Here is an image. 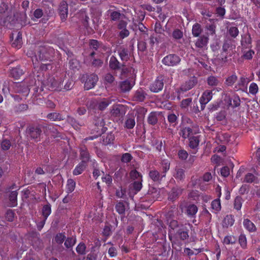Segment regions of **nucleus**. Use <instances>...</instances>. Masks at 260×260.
I'll use <instances>...</instances> for the list:
<instances>
[{
    "label": "nucleus",
    "mask_w": 260,
    "mask_h": 260,
    "mask_svg": "<svg viewBox=\"0 0 260 260\" xmlns=\"http://www.w3.org/2000/svg\"><path fill=\"white\" fill-rule=\"evenodd\" d=\"M118 53L123 62L120 63L115 57V70L121 69L122 74H124L127 71L124 63L129 59L128 51L126 48H120L118 50Z\"/></svg>",
    "instance_id": "1"
},
{
    "label": "nucleus",
    "mask_w": 260,
    "mask_h": 260,
    "mask_svg": "<svg viewBox=\"0 0 260 260\" xmlns=\"http://www.w3.org/2000/svg\"><path fill=\"white\" fill-rule=\"evenodd\" d=\"M54 49L51 47H41L38 51V61L51 62L53 58Z\"/></svg>",
    "instance_id": "2"
},
{
    "label": "nucleus",
    "mask_w": 260,
    "mask_h": 260,
    "mask_svg": "<svg viewBox=\"0 0 260 260\" xmlns=\"http://www.w3.org/2000/svg\"><path fill=\"white\" fill-rule=\"evenodd\" d=\"M198 83L197 78L194 77H191L188 81L182 84L179 88L177 90V99L180 100L182 97V94L184 92L192 89Z\"/></svg>",
    "instance_id": "3"
},
{
    "label": "nucleus",
    "mask_w": 260,
    "mask_h": 260,
    "mask_svg": "<svg viewBox=\"0 0 260 260\" xmlns=\"http://www.w3.org/2000/svg\"><path fill=\"white\" fill-rule=\"evenodd\" d=\"M81 80L84 82V88L85 90H89L93 88L99 80V77L95 74L83 75Z\"/></svg>",
    "instance_id": "4"
},
{
    "label": "nucleus",
    "mask_w": 260,
    "mask_h": 260,
    "mask_svg": "<svg viewBox=\"0 0 260 260\" xmlns=\"http://www.w3.org/2000/svg\"><path fill=\"white\" fill-rule=\"evenodd\" d=\"M89 48L92 50V51L90 53V56L93 57L96 55L98 57H101L104 49L103 44L96 40L91 39L89 41Z\"/></svg>",
    "instance_id": "5"
},
{
    "label": "nucleus",
    "mask_w": 260,
    "mask_h": 260,
    "mask_svg": "<svg viewBox=\"0 0 260 260\" xmlns=\"http://www.w3.org/2000/svg\"><path fill=\"white\" fill-rule=\"evenodd\" d=\"M11 12L9 10V6L5 3L0 4V21L5 25L7 22L10 21L11 18Z\"/></svg>",
    "instance_id": "6"
},
{
    "label": "nucleus",
    "mask_w": 260,
    "mask_h": 260,
    "mask_svg": "<svg viewBox=\"0 0 260 260\" xmlns=\"http://www.w3.org/2000/svg\"><path fill=\"white\" fill-rule=\"evenodd\" d=\"M180 61V57L176 54H169L165 56L161 60L163 64L168 67L176 66Z\"/></svg>",
    "instance_id": "7"
},
{
    "label": "nucleus",
    "mask_w": 260,
    "mask_h": 260,
    "mask_svg": "<svg viewBox=\"0 0 260 260\" xmlns=\"http://www.w3.org/2000/svg\"><path fill=\"white\" fill-rule=\"evenodd\" d=\"M22 199L27 204H33L37 202L36 191L29 189L22 191Z\"/></svg>",
    "instance_id": "8"
},
{
    "label": "nucleus",
    "mask_w": 260,
    "mask_h": 260,
    "mask_svg": "<svg viewBox=\"0 0 260 260\" xmlns=\"http://www.w3.org/2000/svg\"><path fill=\"white\" fill-rule=\"evenodd\" d=\"M164 85V78L160 76L150 85L149 89L151 92L157 93L162 90Z\"/></svg>",
    "instance_id": "9"
},
{
    "label": "nucleus",
    "mask_w": 260,
    "mask_h": 260,
    "mask_svg": "<svg viewBox=\"0 0 260 260\" xmlns=\"http://www.w3.org/2000/svg\"><path fill=\"white\" fill-rule=\"evenodd\" d=\"M188 231L189 230L186 227L184 226L183 224H181L179 229H177L173 235L176 239L185 241L188 239Z\"/></svg>",
    "instance_id": "10"
},
{
    "label": "nucleus",
    "mask_w": 260,
    "mask_h": 260,
    "mask_svg": "<svg viewBox=\"0 0 260 260\" xmlns=\"http://www.w3.org/2000/svg\"><path fill=\"white\" fill-rule=\"evenodd\" d=\"M147 95V94L145 89L140 87L134 92L132 100L136 102H142L145 101Z\"/></svg>",
    "instance_id": "11"
},
{
    "label": "nucleus",
    "mask_w": 260,
    "mask_h": 260,
    "mask_svg": "<svg viewBox=\"0 0 260 260\" xmlns=\"http://www.w3.org/2000/svg\"><path fill=\"white\" fill-rule=\"evenodd\" d=\"M58 13L61 21H64L68 16V5L65 1H62L60 3Z\"/></svg>",
    "instance_id": "12"
},
{
    "label": "nucleus",
    "mask_w": 260,
    "mask_h": 260,
    "mask_svg": "<svg viewBox=\"0 0 260 260\" xmlns=\"http://www.w3.org/2000/svg\"><path fill=\"white\" fill-rule=\"evenodd\" d=\"M200 142V136H192L189 138L188 146L192 149L191 153L196 154L199 149V146Z\"/></svg>",
    "instance_id": "13"
},
{
    "label": "nucleus",
    "mask_w": 260,
    "mask_h": 260,
    "mask_svg": "<svg viewBox=\"0 0 260 260\" xmlns=\"http://www.w3.org/2000/svg\"><path fill=\"white\" fill-rule=\"evenodd\" d=\"M38 218L35 219L36 222L37 224L38 228L41 230L44 226L45 221L48 216L50 215V212H36Z\"/></svg>",
    "instance_id": "14"
},
{
    "label": "nucleus",
    "mask_w": 260,
    "mask_h": 260,
    "mask_svg": "<svg viewBox=\"0 0 260 260\" xmlns=\"http://www.w3.org/2000/svg\"><path fill=\"white\" fill-rule=\"evenodd\" d=\"M42 132L40 126H31L28 129V134L31 139L38 141Z\"/></svg>",
    "instance_id": "15"
},
{
    "label": "nucleus",
    "mask_w": 260,
    "mask_h": 260,
    "mask_svg": "<svg viewBox=\"0 0 260 260\" xmlns=\"http://www.w3.org/2000/svg\"><path fill=\"white\" fill-rule=\"evenodd\" d=\"M135 85V82L129 80H125L119 83L120 91L122 93L128 92Z\"/></svg>",
    "instance_id": "16"
},
{
    "label": "nucleus",
    "mask_w": 260,
    "mask_h": 260,
    "mask_svg": "<svg viewBox=\"0 0 260 260\" xmlns=\"http://www.w3.org/2000/svg\"><path fill=\"white\" fill-rule=\"evenodd\" d=\"M179 209L181 211H198L196 205L186 201H183L179 204Z\"/></svg>",
    "instance_id": "17"
},
{
    "label": "nucleus",
    "mask_w": 260,
    "mask_h": 260,
    "mask_svg": "<svg viewBox=\"0 0 260 260\" xmlns=\"http://www.w3.org/2000/svg\"><path fill=\"white\" fill-rule=\"evenodd\" d=\"M80 158L81 160V162L87 165V163L90 160V155L85 146L81 147L79 150Z\"/></svg>",
    "instance_id": "18"
},
{
    "label": "nucleus",
    "mask_w": 260,
    "mask_h": 260,
    "mask_svg": "<svg viewBox=\"0 0 260 260\" xmlns=\"http://www.w3.org/2000/svg\"><path fill=\"white\" fill-rule=\"evenodd\" d=\"M149 177L153 182L159 184L162 181L163 178L166 177L161 173L155 169L149 171Z\"/></svg>",
    "instance_id": "19"
},
{
    "label": "nucleus",
    "mask_w": 260,
    "mask_h": 260,
    "mask_svg": "<svg viewBox=\"0 0 260 260\" xmlns=\"http://www.w3.org/2000/svg\"><path fill=\"white\" fill-rule=\"evenodd\" d=\"M250 80L246 77L242 76L240 78L237 85L235 86V88L237 90H241L244 91L247 90V85Z\"/></svg>",
    "instance_id": "20"
},
{
    "label": "nucleus",
    "mask_w": 260,
    "mask_h": 260,
    "mask_svg": "<svg viewBox=\"0 0 260 260\" xmlns=\"http://www.w3.org/2000/svg\"><path fill=\"white\" fill-rule=\"evenodd\" d=\"M213 92L212 90H206L200 98V104H207L212 99Z\"/></svg>",
    "instance_id": "21"
},
{
    "label": "nucleus",
    "mask_w": 260,
    "mask_h": 260,
    "mask_svg": "<svg viewBox=\"0 0 260 260\" xmlns=\"http://www.w3.org/2000/svg\"><path fill=\"white\" fill-rule=\"evenodd\" d=\"M252 39L250 35L248 33L241 36V44L243 48L251 47Z\"/></svg>",
    "instance_id": "22"
},
{
    "label": "nucleus",
    "mask_w": 260,
    "mask_h": 260,
    "mask_svg": "<svg viewBox=\"0 0 260 260\" xmlns=\"http://www.w3.org/2000/svg\"><path fill=\"white\" fill-rule=\"evenodd\" d=\"M182 190L183 189L181 188H173L168 194V200L172 202L174 201L182 194Z\"/></svg>",
    "instance_id": "23"
},
{
    "label": "nucleus",
    "mask_w": 260,
    "mask_h": 260,
    "mask_svg": "<svg viewBox=\"0 0 260 260\" xmlns=\"http://www.w3.org/2000/svg\"><path fill=\"white\" fill-rule=\"evenodd\" d=\"M24 73V71L20 66L13 68L10 71V76L16 80L19 79Z\"/></svg>",
    "instance_id": "24"
},
{
    "label": "nucleus",
    "mask_w": 260,
    "mask_h": 260,
    "mask_svg": "<svg viewBox=\"0 0 260 260\" xmlns=\"http://www.w3.org/2000/svg\"><path fill=\"white\" fill-rule=\"evenodd\" d=\"M176 180L182 181L185 178V171L180 166H176L175 168V172L173 175Z\"/></svg>",
    "instance_id": "25"
},
{
    "label": "nucleus",
    "mask_w": 260,
    "mask_h": 260,
    "mask_svg": "<svg viewBox=\"0 0 260 260\" xmlns=\"http://www.w3.org/2000/svg\"><path fill=\"white\" fill-rule=\"evenodd\" d=\"M126 108L120 104L115 105V117H119V120L122 118L125 114Z\"/></svg>",
    "instance_id": "26"
},
{
    "label": "nucleus",
    "mask_w": 260,
    "mask_h": 260,
    "mask_svg": "<svg viewBox=\"0 0 260 260\" xmlns=\"http://www.w3.org/2000/svg\"><path fill=\"white\" fill-rule=\"evenodd\" d=\"M193 130L189 126H184L182 127L179 132V135L184 139L189 138L191 135L192 134Z\"/></svg>",
    "instance_id": "27"
},
{
    "label": "nucleus",
    "mask_w": 260,
    "mask_h": 260,
    "mask_svg": "<svg viewBox=\"0 0 260 260\" xmlns=\"http://www.w3.org/2000/svg\"><path fill=\"white\" fill-rule=\"evenodd\" d=\"M94 124L96 128H95L96 133H102V131L105 124L104 119L102 117H95L94 120Z\"/></svg>",
    "instance_id": "28"
},
{
    "label": "nucleus",
    "mask_w": 260,
    "mask_h": 260,
    "mask_svg": "<svg viewBox=\"0 0 260 260\" xmlns=\"http://www.w3.org/2000/svg\"><path fill=\"white\" fill-rule=\"evenodd\" d=\"M180 225L179 224L178 222L176 220H172L169 222V226L170 228L169 231V238L171 240V236L176 231V230L179 229Z\"/></svg>",
    "instance_id": "29"
},
{
    "label": "nucleus",
    "mask_w": 260,
    "mask_h": 260,
    "mask_svg": "<svg viewBox=\"0 0 260 260\" xmlns=\"http://www.w3.org/2000/svg\"><path fill=\"white\" fill-rule=\"evenodd\" d=\"M47 118L53 121H61L64 119V116L57 112H52L48 114Z\"/></svg>",
    "instance_id": "30"
},
{
    "label": "nucleus",
    "mask_w": 260,
    "mask_h": 260,
    "mask_svg": "<svg viewBox=\"0 0 260 260\" xmlns=\"http://www.w3.org/2000/svg\"><path fill=\"white\" fill-rule=\"evenodd\" d=\"M243 182L248 183H258V178L251 173H248L245 176Z\"/></svg>",
    "instance_id": "31"
},
{
    "label": "nucleus",
    "mask_w": 260,
    "mask_h": 260,
    "mask_svg": "<svg viewBox=\"0 0 260 260\" xmlns=\"http://www.w3.org/2000/svg\"><path fill=\"white\" fill-rule=\"evenodd\" d=\"M235 219L232 215H228L222 221V226L223 228H228L229 226H232L234 223Z\"/></svg>",
    "instance_id": "32"
},
{
    "label": "nucleus",
    "mask_w": 260,
    "mask_h": 260,
    "mask_svg": "<svg viewBox=\"0 0 260 260\" xmlns=\"http://www.w3.org/2000/svg\"><path fill=\"white\" fill-rule=\"evenodd\" d=\"M87 165L80 162L75 167L73 171V174L75 176L79 175L86 169Z\"/></svg>",
    "instance_id": "33"
},
{
    "label": "nucleus",
    "mask_w": 260,
    "mask_h": 260,
    "mask_svg": "<svg viewBox=\"0 0 260 260\" xmlns=\"http://www.w3.org/2000/svg\"><path fill=\"white\" fill-rule=\"evenodd\" d=\"M22 44V34L19 31L17 33V36L14 41L12 43V46L13 47L17 48L18 49L21 48Z\"/></svg>",
    "instance_id": "34"
},
{
    "label": "nucleus",
    "mask_w": 260,
    "mask_h": 260,
    "mask_svg": "<svg viewBox=\"0 0 260 260\" xmlns=\"http://www.w3.org/2000/svg\"><path fill=\"white\" fill-rule=\"evenodd\" d=\"M208 39L205 36H202L199 37L196 42V46L198 48H202L205 46L208 43Z\"/></svg>",
    "instance_id": "35"
},
{
    "label": "nucleus",
    "mask_w": 260,
    "mask_h": 260,
    "mask_svg": "<svg viewBox=\"0 0 260 260\" xmlns=\"http://www.w3.org/2000/svg\"><path fill=\"white\" fill-rule=\"evenodd\" d=\"M203 29L201 24L198 23H196L192 26V34L194 37H198L202 33Z\"/></svg>",
    "instance_id": "36"
},
{
    "label": "nucleus",
    "mask_w": 260,
    "mask_h": 260,
    "mask_svg": "<svg viewBox=\"0 0 260 260\" xmlns=\"http://www.w3.org/2000/svg\"><path fill=\"white\" fill-rule=\"evenodd\" d=\"M127 173L124 169L120 168L119 170L115 173V178L117 181H122L126 178Z\"/></svg>",
    "instance_id": "37"
},
{
    "label": "nucleus",
    "mask_w": 260,
    "mask_h": 260,
    "mask_svg": "<svg viewBox=\"0 0 260 260\" xmlns=\"http://www.w3.org/2000/svg\"><path fill=\"white\" fill-rule=\"evenodd\" d=\"M69 66L70 70L75 72L79 70L80 68V62L77 59L73 58L69 61Z\"/></svg>",
    "instance_id": "38"
},
{
    "label": "nucleus",
    "mask_w": 260,
    "mask_h": 260,
    "mask_svg": "<svg viewBox=\"0 0 260 260\" xmlns=\"http://www.w3.org/2000/svg\"><path fill=\"white\" fill-rule=\"evenodd\" d=\"M228 34L232 38L235 39L239 34V31L236 26H230L227 29Z\"/></svg>",
    "instance_id": "39"
},
{
    "label": "nucleus",
    "mask_w": 260,
    "mask_h": 260,
    "mask_svg": "<svg viewBox=\"0 0 260 260\" xmlns=\"http://www.w3.org/2000/svg\"><path fill=\"white\" fill-rule=\"evenodd\" d=\"M76 186V182L72 179H69L67 180L66 185V191L69 194L72 192Z\"/></svg>",
    "instance_id": "40"
},
{
    "label": "nucleus",
    "mask_w": 260,
    "mask_h": 260,
    "mask_svg": "<svg viewBox=\"0 0 260 260\" xmlns=\"http://www.w3.org/2000/svg\"><path fill=\"white\" fill-rule=\"evenodd\" d=\"M161 173L164 176L166 177L167 172L169 170L170 167V162L168 160L164 159L161 162Z\"/></svg>",
    "instance_id": "41"
},
{
    "label": "nucleus",
    "mask_w": 260,
    "mask_h": 260,
    "mask_svg": "<svg viewBox=\"0 0 260 260\" xmlns=\"http://www.w3.org/2000/svg\"><path fill=\"white\" fill-rule=\"evenodd\" d=\"M158 119L157 116V114L156 112H151L148 117L147 121L148 123L151 125H154L156 124L157 122Z\"/></svg>",
    "instance_id": "42"
},
{
    "label": "nucleus",
    "mask_w": 260,
    "mask_h": 260,
    "mask_svg": "<svg viewBox=\"0 0 260 260\" xmlns=\"http://www.w3.org/2000/svg\"><path fill=\"white\" fill-rule=\"evenodd\" d=\"M67 121L75 129H79L81 126V125L74 118L71 116H68Z\"/></svg>",
    "instance_id": "43"
},
{
    "label": "nucleus",
    "mask_w": 260,
    "mask_h": 260,
    "mask_svg": "<svg viewBox=\"0 0 260 260\" xmlns=\"http://www.w3.org/2000/svg\"><path fill=\"white\" fill-rule=\"evenodd\" d=\"M28 106L26 104H20L16 105L14 107V111L16 113H20L27 111Z\"/></svg>",
    "instance_id": "44"
},
{
    "label": "nucleus",
    "mask_w": 260,
    "mask_h": 260,
    "mask_svg": "<svg viewBox=\"0 0 260 260\" xmlns=\"http://www.w3.org/2000/svg\"><path fill=\"white\" fill-rule=\"evenodd\" d=\"M167 119L171 126L175 127L178 123V117L174 113L169 114Z\"/></svg>",
    "instance_id": "45"
},
{
    "label": "nucleus",
    "mask_w": 260,
    "mask_h": 260,
    "mask_svg": "<svg viewBox=\"0 0 260 260\" xmlns=\"http://www.w3.org/2000/svg\"><path fill=\"white\" fill-rule=\"evenodd\" d=\"M18 192L16 190L12 191L9 194V200L11 202V206H15L17 204Z\"/></svg>",
    "instance_id": "46"
},
{
    "label": "nucleus",
    "mask_w": 260,
    "mask_h": 260,
    "mask_svg": "<svg viewBox=\"0 0 260 260\" xmlns=\"http://www.w3.org/2000/svg\"><path fill=\"white\" fill-rule=\"evenodd\" d=\"M46 127H47L48 129L51 133L52 136H53L54 138L61 137V134L58 132L57 129L53 125H48L46 126Z\"/></svg>",
    "instance_id": "47"
},
{
    "label": "nucleus",
    "mask_w": 260,
    "mask_h": 260,
    "mask_svg": "<svg viewBox=\"0 0 260 260\" xmlns=\"http://www.w3.org/2000/svg\"><path fill=\"white\" fill-rule=\"evenodd\" d=\"M142 180H137L134 181L132 184V186L133 189L135 191V193H137L139 191L141 190L142 188Z\"/></svg>",
    "instance_id": "48"
},
{
    "label": "nucleus",
    "mask_w": 260,
    "mask_h": 260,
    "mask_svg": "<svg viewBox=\"0 0 260 260\" xmlns=\"http://www.w3.org/2000/svg\"><path fill=\"white\" fill-rule=\"evenodd\" d=\"M207 84L211 86H216L219 83L218 79L213 76H210L207 79Z\"/></svg>",
    "instance_id": "49"
},
{
    "label": "nucleus",
    "mask_w": 260,
    "mask_h": 260,
    "mask_svg": "<svg viewBox=\"0 0 260 260\" xmlns=\"http://www.w3.org/2000/svg\"><path fill=\"white\" fill-rule=\"evenodd\" d=\"M237 80V76L235 74L229 76L225 80V84L229 86H232Z\"/></svg>",
    "instance_id": "50"
},
{
    "label": "nucleus",
    "mask_w": 260,
    "mask_h": 260,
    "mask_svg": "<svg viewBox=\"0 0 260 260\" xmlns=\"http://www.w3.org/2000/svg\"><path fill=\"white\" fill-rule=\"evenodd\" d=\"M192 103L191 98H187L183 100L180 103V107L183 110H188V107Z\"/></svg>",
    "instance_id": "51"
},
{
    "label": "nucleus",
    "mask_w": 260,
    "mask_h": 260,
    "mask_svg": "<svg viewBox=\"0 0 260 260\" xmlns=\"http://www.w3.org/2000/svg\"><path fill=\"white\" fill-rule=\"evenodd\" d=\"M243 224L249 231H254L255 230V225L248 219H244Z\"/></svg>",
    "instance_id": "52"
},
{
    "label": "nucleus",
    "mask_w": 260,
    "mask_h": 260,
    "mask_svg": "<svg viewBox=\"0 0 260 260\" xmlns=\"http://www.w3.org/2000/svg\"><path fill=\"white\" fill-rule=\"evenodd\" d=\"M258 91V87L257 84L255 82H252L249 87V93L253 95H255Z\"/></svg>",
    "instance_id": "53"
},
{
    "label": "nucleus",
    "mask_w": 260,
    "mask_h": 260,
    "mask_svg": "<svg viewBox=\"0 0 260 260\" xmlns=\"http://www.w3.org/2000/svg\"><path fill=\"white\" fill-rule=\"evenodd\" d=\"M211 208L216 211H219L221 209L220 201L219 199L213 200L211 203Z\"/></svg>",
    "instance_id": "54"
},
{
    "label": "nucleus",
    "mask_w": 260,
    "mask_h": 260,
    "mask_svg": "<svg viewBox=\"0 0 260 260\" xmlns=\"http://www.w3.org/2000/svg\"><path fill=\"white\" fill-rule=\"evenodd\" d=\"M242 205V199L241 197L237 196L234 200V208L237 210L241 209Z\"/></svg>",
    "instance_id": "55"
},
{
    "label": "nucleus",
    "mask_w": 260,
    "mask_h": 260,
    "mask_svg": "<svg viewBox=\"0 0 260 260\" xmlns=\"http://www.w3.org/2000/svg\"><path fill=\"white\" fill-rule=\"evenodd\" d=\"M130 176L133 179H138V180H142V175L136 170H132L129 173Z\"/></svg>",
    "instance_id": "56"
},
{
    "label": "nucleus",
    "mask_w": 260,
    "mask_h": 260,
    "mask_svg": "<svg viewBox=\"0 0 260 260\" xmlns=\"http://www.w3.org/2000/svg\"><path fill=\"white\" fill-rule=\"evenodd\" d=\"M135 124L134 117L128 118L125 122V127L128 129H132L135 126Z\"/></svg>",
    "instance_id": "57"
},
{
    "label": "nucleus",
    "mask_w": 260,
    "mask_h": 260,
    "mask_svg": "<svg viewBox=\"0 0 260 260\" xmlns=\"http://www.w3.org/2000/svg\"><path fill=\"white\" fill-rule=\"evenodd\" d=\"M237 239L235 237L233 236H225L223 239V243L228 244H233L236 243Z\"/></svg>",
    "instance_id": "58"
},
{
    "label": "nucleus",
    "mask_w": 260,
    "mask_h": 260,
    "mask_svg": "<svg viewBox=\"0 0 260 260\" xmlns=\"http://www.w3.org/2000/svg\"><path fill=\"white\" fill-rule=\"evenodd\" d=\"M93 165L94 169L92 172V174L93 177L96 179L98 178V177H99L101 175V172L99 168H98V164L94 159L93 160Z\"/></svg>",
    "instance_id": "59"
},
{
    "label": "nucleus",
    "mask_w": 260,
    "mask_h": 260,
    "mask_svg": "<svg viewBox=\"0 0 260 260\" xmlns=\"http://www.w3.org/2000/svg\"><path fill=\"white\" fill-rule=\"evenodd\" d=\"M229 52L221 51L219 55V59L222 62L225 63L228 61L229 56H231V54H229Z\"/></svg>",
    "instance_id": "60"
},
{
    "label": "nucleus",
    "mask_w": 260,
    "mask_h": 260,
    "mask_svg": "<svg viewBox=\"0 0 260 260\" xmlns=\"http://www.w3.org/2000/svg\"><path fill=\"white\" fill-rule=\"evenodd\" d=\"M11 146V143L9 140L4 139L1 143V148L3 150H8L10 148Z\"/></svg>",
    "instance_id": "61"
},
{
    "label": "nucleus",
    "mask_w": 260,
    "mask_h": 260,
    "mask_svg": "<svg viewBox=\"0 0 260 260\" xmlns=\"http://www.w3.org/2000/svg\"><path fill=\"white\" fill-rule=\"evenodd\" d=\"M230 104L233 108H236L240 105V99L238 96H234L232 100H230Z\"/></svg>",
    "instance_id": "62"
},
{
    "label": "nucleus",
    "mask_w": 260,
    "mask_h": 260,
    "mask_svg": "<svg viewBox=\"0 0 260 260\" xmlns=\"http://www.w3.org/2000/svg\"><path fill=\"white\" fill-rule=\"evenodd\" d=\"M111 102L108 99H104L102 101L100 102L98 105V108L101 110H104L107 107Z\"/></svg>",
    "instance_id": "63"
},
{
    "label": "nucleus",
    "mask_w": 260,
    "mask_h": 260,
    "mask_svg": "<svg viewBox=\"0 0 260 260\" xmlns=\"http://www.w3.org/2000/svg\"><path fill=\"white\" fill-rule=\"evenodd\" d=\"M239 243L241 246L245 249L247 247V239L245 236L243 234H241L239 237Z\"/></svg>",
    "instance_id": "64"
}]
</instances>
